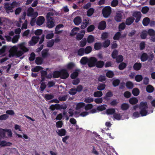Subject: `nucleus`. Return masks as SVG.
<instances>
[{
	"instance_id": "obj_56",
	"label": "nucleus",
	"mask_w": 155,
	"mask_h": 155,
	"mask_svg": "<svg viewBox=\"0 0 155 155\" xmlns=\"http://www.w3.org/2000/svg\"><path fill=\"white\" fill-rule=\"evenodd\" d=\"M143 78L141 75H137L135 77V80L137 82H139L141 81L143 79Z\"/></svg>"
},
{
	"instance_id": "obj_38",
	"label": "nucleus",
	"mask_w": 155,
	"mask_h": 155,
	"mask_svg": "<svg viewBox=\"0 0 155 155\" xmlns=\"http://www.w3.org/2000/svg\"><path fill=\"white\" fill-rule=\"evenodd\" d=\"M58 106V104H52L50 106L49 109L52 111L54 110L55 109L59 110Z\"/></svg>"
},
{
	"instance_id": "obj_8",
	"label": "nucleus",
	"mask_w": 155,
	"mask_h": 155,
	"mask_svg": "<svg viewBox=\"0 0 155 155\" xmlns=\"http://www.w3.org/2000/svg\"><path fill=\"white\" fill-rule=\"evenodd\" d=\"M80 32L81 33H78L76 35V39L78 41L82 39L85 34V31L84 30H81Z\"/></svg>"
},
{
	"instance_id": "obj_27",
	"label": "nucleus",
	"mask_w": 155,
	"mask_h": 155,
	"mask_svg": "<svg viewBox=\"0 0 155 155\" xmlns=\"http://www.w3.org/2000/svg\"><path fill=\"white\" fill-rule=\"evenodd\" d=\"M80 30L79 28L78 27H75L73 28L71 31L70 35L71 36H74L77 34V32Z\"/></svg>"
},
{
	"instance_id": "obj_23",
	"label": "nucleus",
	"mask_w": 155,
	"mask_h": 155,
	"mask_svg": "<svg viewBox=\"0 0 155 155\" xmlns=\"http://www.w3.org/2000/svg\"><path fill=\"white\" fill-rule=\"evenodd\" d=\"M141 64L140 63H136L134 64L133 66V68L135 71H138L141 68Z\"/></svg>"
},
{
	"instance_id": "obj_34",
	"label": "nucleus",
	"mask_w": 155,
	"mask_h": 155,
	"mask_svg": "<svg viewBox=\"0 0 155 155\" xmlns=\"http://www.w3.org/2000/svg\"><path fill=\"white\" fill-rule=\"evenodd\" d=\"M110 41L109 39L105 40L103 43V46L105 48L108 47L110 44Z\"/></svg>"
},
{
	"instance_id": "obj_49",
	"label": "nucleus",
	"mask_w": 155,
	"mask_h": 155,
	"mask_svg": "<svg viewBox=\"0 0 155 155\" xmlns=\"http://www.w3.org/2000/svg\"><path fill=\"white\" fill-rule=\"evenodd\" d=\"M85 53L87 54L90 53L92 50V48L90 46H87L85 49H84Z\"/></svg>"
},
{
	"instance_id": "obj_40",
	"label": "nucleus",
	"mask_w": 155,
	"mask_h": 155,
	"mask_svg": "<svg viewBox=\"0 0 155 155\" xmlns=\"http://www.w3.org/2000/svg\"><path fill=\"white\" fill-rule=\"evenodd\" d=\"M103 95L102 91H98L95 92L94 94V96L95 97H101Z\"/></svg>"
},
{
	"instance_id": "obj_45",
	"label": "nucleus",
	"mask_w": 155,
	"mask_h": 155,
	"mask_svg": "<svg viewBox=\"0 0 155 155\" xmlns=\"http://www.w3.org/2000/svg\"><path fill=\"white\" fill-rule=\"evenodd\" d=\"M118 52L116 49L114 50L111 54V56L113 59H115L118 56Z\"/></svg>"
},
{
	"instance_id": "obj_58",
	"label": "nucleus",
	"mask_w": 155,
	"mask_h": 155,
	"mask_svg": "<svg viewBox=\"0 0 155 155\" xmlns=\"http://www.w3.org/2000/svg\"><path fill=\"white\" fill-rule=\"evenodd\" d=\"M34 12V9L31 7L29 8L27 11V15L28 16H30L32 15Z\"/></svg>"
},
{
	"instance_id": "obj_63",
	"label": "nucleus",
	"mask_w": 155,
	"mask_h": 155,
	"mask_svg": "<svg viewBox=\"0 0 155 155\" xmlns=\"http://www.w3.org/2000/svg\"><path fill=\"white\" fill-rule=\"evenodd\" d=\"M95 29V27L94 25H91L89 26L87 29L88 32H91L93 31Z\"/></svg>"
},
{
	"instance_id": "obj_47",
	"label": "nucleus",
	"mask_w": 155,
	"mask_h": 155,
	"mask_svg": "<svg viewBox=\"0 0 155 155\" xmlns=\"http://www.w3.org/2000/svg\"><path fill=\"white\" fill-rule=\"evenodd\" d=\"M115 112V110L114 108L107 109L106 110V113L108 115L114 114Z\"/></svg>"
},
{
	"instance_id": "obj_50",
	"label": "nucleus",
	"mask_w": 155,
	"mask_h": 155,
	"mask_svg": "<svg viewBox=\"0 0 155 155\" xmlns=\"http://www.w3.org/2000/svg\"><path fill=\"white\" fill-rule=\"evenodd\" d=\"M107 106L106 105H102L97 107V110L100 111H102L106 109V107Z\"/></svg>"
},
{
	"instance_id": "obj_13",
	"label": "nucleus",
	"mask_w": 155,
	"mask_h": 155,
	"mask_svg": "<svg viewBox=\"0 0 155 155\" xmlns=\"http://www.w3.org/2000/svg\"><path fill=\"white\" fill-rule=\"evenodd\" d=\"M66 131L65 129L61 128L58 130L57 133L59 136L62 137L65 136L66 134Z\"/></svg>"
},
{
	"instance_id": "obj_14",
	"label": "nucleus",
	"mask_w": 155,
	"mask_h": 155,
	"mask_svg": "<svg viewBox=\"0 0 155 155\" xmlns=\"http://www.w3.org/2000/svg\"><path fill=\"white\" fill-rule=\"evenodd\" d=\"M64 25L63 24H60L58 25L55 28V34H60L62 33V31H59L60 28H63Z\"/></svg>"
},
{
	"instance_id": "obj_59",
	"label": "nucleus",
	"mask_w": 155,
	"mask_h": 155,
	"mask_svg": "<svg viewBox=\"0 0 155 155\" xmlns=\"http://www.w3.org/2000/svg\"><path fill=\"white\" fill-rule=\"evenodd\" d=\"M42 69V67L39 66H37L34 68H33L31 69V71L34 72H37L39 71L40 70H41Z\"/></svg>"
},
{
	"instance_id": "obj_54",
	"label": "nucleus",
	"mask_w": 155,
	"mask_h": 155,
	"mask_svg": "<svg viewBox=\"0 0 155 155\" xmlns=\"http://www.w3.org/2000/svg\"><path fill=\"white\" fill-rule=\"evenodd\" d=\"M54 44V39H51L47 42V46L48 48H51L52 47Z\"/></svg>"
},
{
	"instance_id": "obj_26",
	"label": "nucleus",
	"mask_w": 155,
	"mask_h": 155,
	"mask_svg": "<svg viewBox=\"0 0 155 155\" xmlns=\"http://www.w3.org/2000/svg\"><path fill=\"white\" fill-rule=\"evenodd\" d=\"M150 22V18L148 17H145L143 19L142 23L144 26H147L148 25Z\"/></svg>"
},
{
	"instance_id": "obj_48",
	"label": "nucleus",
	"mask_w": 155,
	"mask_h": 155,
	"mask_svg": "<svg viewBox=\"0 0 155 155\" xmlns=\"http://www.w3.org/2000/svg\"><path fill=\"white\" fill-rule=\"evenodd\" d=\"M53 77L54 78H57L60 77V71H55L54 72Z\"/></svg>"
},
{
	"instance_id": "obj_57",
	"label": "nucleus",
	"mask_w": 155,
	"mask_h": 155,
	"mask_svg": "<svg viewBox=\"0 0 155 155\" xmlns=\"http://www.w3.org/2000/svg\"><path fill=\"white\" fill-rule=\"evenodd\" d=\"M127 66V64L124 62L121 63L118 66V68L120 70H123Z\"/></svg>"
},
{
	"instance_id": "obj_12",
	"label": "nucleus",
	"mask_w": 155,
	"mask_h": 155,
	"mask_svg": "<svg viewBox=\"0 0 155 155\" xmlns=\"http://www.w3.org/2000/svg\"><path fill=\"white\" fill-rule=\"evenodd\" d=\"M12 143L11 142H7L5 140H2L0 143V146L1 147H4L6 146H11Z\"/></svg>"
},
{
	"instance_id": "obj_37",
	"label": "nucleus",
	"mask_w": 155,
	"mask_h": 155,
	"mask_svg": "<svg viewBox=\"0 0 155 155\" xmlns=\"http://www.w3.org/2000/svg\"><path fill=\"white\" fill-rule=\"evenodd\" d=\"M94 9L93 8H90L87 11V15L88 17L91 16L94 13Z\"/></svg>"
},
{
	"instance_id": "obj_19",
	"label": "nucleus",
	"mask_w": 155,
	"mask_h": 155,
	"mask_svg": "<svg viewBox=\"0 0 155 155\" xmlns=\"http://www.w3.org/2000/svg\"><path fill=\"white\" fill-rule=\"evenodd\" d=\"M122 14L120 13H118L116 14V15L115 16L114 19L117 22H120L122 20Z\"/></svg>"
},
{
	"instance_id": "obj_7",
	"label": "nucleus",
	"mask_w": 155,
	"mask_h": 155,
	"mask_svg": "<svg viewBox=\"0 0 155 155\" xmlns=\"http://www.w3.org/2000/svg\"><path fill=\"white\" fill-rule=\"evenodd\" d=\"M45 21L44 18L42 16L39 17L36 21V24L37 25L40 26L42 25Z\"/></svg>"
},
{
	"instance_id": "obj_53",
	"label": "nucleus",
	"mask_w": 155,
	"mask_h": 155,
	"mask_svg": "<svg viewBox=\"0 0 155 155\" xmlns=\"http://www.w3.org/2000/svg\"><path fill=\"white\" fill-rule=\"evenodd\" d=\"M126 86L128 88L132 89L134 87V84L131 82L128 81L126 83Z\"/></svg>"
},
{
	"instance_id": "obj_32",
	"label": "nucleus",
	"mask_w": 155,
	"mask_h": 155,
	"mask_svg": "<svg viewBox=\"0 0 155 155\" xmlns=\"http://www.w3.org/2000/svg\"><path fill=\"white\" fill-rule=\"evenodd\" d=\"M115 59H116V62L119 63L123 61L124 58L122 55H119L116 58H115Z\"/></svg>"
},
{
	"instance_id": "obj_55",
	"label": "nucleus",
	"mask_w": 155,
	"mask_h": 155,
	"mask_svg": "<svg viewBox=\"0 0 155 155\" xmlns=\"http://www.w3.org/2000/svg\"><path fill=\"white\" fill-rule=\"evenodd\" d=\"M6 129H0V136L1 137L4 138L5 137Z\"/></svg>"
},
{
	"instance_id": "obj_17",
	"label": "nucleus",
	"mask_w": 155,
	"mask_h": 155,
	"mask_svg": "<svg viewBox=\"0 0 155 155\" xmlns=\"http://www.w3.org/2000/svg\"><path fill=\"white\" fill-rule=\"evenodd\" d=\"M148 105L146 102H141L139 105V108L141 109H147Z\"/></svg>"
},
{
	"instance_id": "obj_39",
	"label": "nucleus",
	"mask_w": 155,
	"mask_h": 155,
	"mask_svg": "<svg viewBox=\"0 0 155 155\" xmlns=\"http://www.w3.org/2000/svg\"><path fill=\"white\" fill-rule=\"evenodd\" d=\"M154 90L153 87L150 85H148L146 87V91L148 93H152Z\"/></svg>"
},
{
	"instance_id": "obj_51",
	"label": "nucleus",
	"mask_w": 155,
	"mask_h": 155,
	"mask_svg": "<svg viewBox=\"0 0 155 155\" xmlns=\"http://www.w3.org/2000/svg\"><path fill=\"white\" fill-rule=\"evenodd\" d=\"M121 35V33L119 32H118L115 33L114 36L113 37V38L114 40H119Z\"/></svg>"
},
{
	"instance_id": "obj_24",
	"label": "nucleus",
	"mask_w": 155,
	"mask_h": 155,
	"mask_svg": "<svg viewBox=\"0 0 155 155\" xmlns=\"http://www.w3.org/2000/svg\"><path fill=\"white\" fill-rule=\"evenodd\" d=\"M19 47L21 50L24 52H27L28 51V49L25 46L24 43H21L19 45Z\"/></svg>"
},
{
	"instance_id": "obj_62",
	"label": "nucleus",
	"mask_w": 155,
	"mask_h": 155,
	"mask_svg": "<svg viewBox=\"0 0 155 155\" xmlns=\"http://www.w3.org/2000/svg\"><path fill=\"white\" fill-rule=\"evenodd\" d=\"M147 32V34H148L150 36H154L155 35V31L152 29H149Z\"/></svg>"
},
{
	"instance_id": "obj_46",
	"label": "nucleus",
	"mask_w": 155,
	"mask_h": 155,
	"mask_svg": "<svg viewBox=\"0 0 155 155\" xmlns=\"http://www.w3.org/2000/svg\"><path fill=\"white\" fill-rule=\"evenodd\" d=\"M87 42V38H84L80 42V46L82 47L85 46Z\"/></svg>"
},
{
	"instance_id": "obj_52",
	"label": "nucleus",
	"mask_w": 155,
	"mask_h": 155,
	"mask_svg": "<svg viewBox=\"0 0 155 155\" xmlns=\"http://www.w3.org/2000/svg\"><path fill=\"white\" fill-rule=\"evenodd\" d=\"M84 48H81L79 49L78 51V55L80 56H83L85 53Z\"/></svg>"
},
{
	"instance_id": "obj_41",
	"label": "nucleus",
	"mask_w": 155,
	"mask_h": 155,
	"mask_svg": "<svg viewBox=\"0 0 155 155\" xmlns=\"http://www.w3.org/2000/svg\"><path fill=\"white\" fill-rule=\"evenodd\" d=\"M85 105V104L84 103H79L77 104L76 109L77 110H79V109L84 106Z\"/></svg>"
},
{
	"instance_id": "obj_1",
	"label": "nucleus",
	"mask_w": 155,
	"mask_h": 155,
	"mask_svg": "<svg viewBox=\"0 0 155 155\" xmlns=\"http://www.w3.org/2000/svg\"><path fill=\"white\" fill-rule=\"evenodd\" d=\"M154 58L153 53H151L148 55L146 53H142L140 56V59L142 62H144L148 60L149 62H151Z\"/></svg>"
},
{
	"instance_id": "obj_60",
	"label": "nucleus",
	"mask_w": 155,
	"mask_h": 155,
	"mask_svg": "<svg viewBox=\"0 0 155 155\" xmlns=\"http://www.w3.org/2000/svg\"><path fill=\"white\" fill-rule=\"evenodd\" d=\"M77 91L75 88H71L68 91V93L71 95H74L77 93Z\"/></svg>"
},
{
	"instance_id": "obj_9",
	"label": "nucleus",
	"mask_w": 155,
	"mask_h": 155,
	"mask_svg": "<svg viewBox=\"0 0 155 155\" xmlns=\"http://www.w3.org/2000/svg\"><path fill=\"white\" fill-rule=\"evenodd\" d=\"M134 20L135 19L134 17H129L126 19L125 24L127 25H130L134 22Z\"/></svg>"
},
{
	"instance_id": "obj_31",
	"label": "nucleus",
	"mask_w": 155,
	"mask_h": 155,
	"mask_svg": "<svg viewBox=\"0 0 155 155\" xmlns=\"http://www.w3.org/2000/svg\"><path fill=\"white\" fill-rule=\"evenodd\" d=\"M87 42L89 43H91L93 42L94 41V37L92 35H89L87 37Z\"/></svg>"
},
{
	"instance_id": "obj_20",
	"label": "nucleus",
	"mask_w": 155,
	"mask_h": 155,
	"mask_svg": "<svg viewBox=\"0 0 155 155\" xmlns=\"http://www.w3.org/2000/svg\"><path fill=\"white\" fill-rule=\"evenodd\" d=\"M89 58L86 57H82L81 59L80 62L83 65H85L88 63Z\"/></svg>"
},
{
	"instance_id": "obj_16",
	"label": "nucleus",
	"mask_w": 155,
	"mask_h": 155,
	"mask_svg": "<svg viewBox=\"0 0 155 155\" xmlns=\"http://www.w3.org/2000/svg\"><path fill=\"white\" fill-rule=\"evenodd\" d=\"M113 96V94L112 92L111 91H109L107 92L105 95L104 97V99L106 101H108L110 99L109 97H111Z\"/></svg>"
},
{
	"instance_id": "obj_44",
	"label": "nucleus",
	"mask_w": 155,
	"mask_h": 155,
	"mask_svg": "<svg viewBox=\"0 0 155 155\" xmlns=\"http://www.w3.org/2000/svg\"><path fill=\"white\" fill-rule=\"evenodd\" d=\"M139 90L137 88H134L132 90V93L134 96H137L139 95Z\"/></svg>"
},
{
	"instance_id": "obj_18",
	"label": "nucleus",
	"mask_w": 155,
	"mask_h": 155,
	"mask_svg": "<svg viewBox=\"0 0 155 155\" xmlns=\"http://www.w3.org/2000/svg\"><path fill=\"white\" fill-rule=\"evenodd\" d=\"M80 71V69H76L74 71L71 75V77L72 79H74L76 78L78 76L79 73L78 72Z\"/></svg>"
},
{
	"instance_id": "obj_5",
	"label": "nucleus",
	"mask_w": 155,
	"mask_h": 155,
	"mask_svg": "<svg viewBox=\"0 0 155 155\" xmlns=\"http://www.w3.org/2000/svg\"><path fill=\"white\" fill-rule=\"evenodd\" d=\"M40 39L39 36H34L32 37L31 40L28 42L29 46H34L38 41Z\"/></svg>"
},
{
	"instance_id": "obj_6",
	"label": "nucleus",
	"mask_w": 155,
	"mask_h": 155,
	"mask_svg": "<svg viewBox=\"0 0 155 155\" xmlns=\"http://www.w3.org/2000/svg\"><path fill=\"white\" fill-rule=\"evenodd\" d=\"M89 19L88 18H86L83 19V22L81 26V29H84L87 27L88 25L91 23L89 22Z\"/></svg>"
},
{
	"instance_id": "obj_21",
	"label": "nucleus",
	"mask_w": 155,
	"mask_h": 155,
	"mask_svg": "<svg viewBox=\"0 0 155 155\" xmlns=\"http://www.w3.org/2000/svg\"><path fill=\"white\" fill-rule=\"evenodd\" d=\"M138 102V99L136 97H132L129 100V103L132 105L135 104Z\"/></svg>"
},
{
	"instance_id": "obj_3",
	"label": "nucleus",
	"mask_w": 155,
	"mask_h": 155,
	"mask_svg": "<svg viewBox=\"0 0 155 155\" xmlns=\"http://www.w3.org/2000/svg\"><path fill=\"white\" fill-rule=\"evenodd\" d=\"M97 59L94 57H91L89 58L88 63L87 64L89 67L91 68L95 66Z\"/></svg>"
},
{
	"instance_id": "obj_30",
	"label": "nucleus",
	"mask_w": 155,
	"mask_h": 155,
	"mask_svg": "<svg viewBox=\"0 0 155 155\" xmlns=\"http://www.w3.org/2000/svg\"><path fill=\"white\" fill-rule=\"evenodd\" d=\"M102 45L101 42H96L94 44V48L98 50L101 49Z\"/></svg>"
},
{
	"instance_id": "obj_43",
	"label": "nucleus",
	"mask_w": 155,
	"mask_h": 155,
	"mask_svg": "<svg viewBox=\"0 0 155 155\" xmlns=\"http://www.w3.org/2000/svg\"><path fill=\"white\" fill-rule=\"evenodd\" d=\"M68 98V95H64L59 96L58 99L61 101H66Z\"/></svg>"
},
{
	"instance_id": "obj_64",
	"label": "nucleus",
	"mask_w": 155,
	"mask_h": 155,
	"mask_svg": "<svg viewBox=\"0 0 155 155\" xmlns=\"http://www.w3.org/2000/svg\"><path fill=\"white\" fill-rule=\"evenodd\" d=\"M48 50L47 49H44L41 52L42 57L44 58H45L47 56Z\"/></svg>"
},
{
	"instance_id": "obj_61",
	"label": "nucleus",
	"mask_w": 155,
	"mask_h": 155,
	"mask_svg": "<svg viewBox=\"0 0 155 155\" xmlns=\"http://www.w3.org/2000/svg\"><path fill=\"white\" fill-rule=\"evenodd\" d=\"M126 24L124 22H122L120 24L118 28L120 31L124 30L126 27Z\"/></svg>"
},
{
	"instance_id": "obj_35",
	"label": "nucleus",
	"mask_w": 155,
	"mask_h": 155,
	"mask_svg": "<svg viewBox=\"0 0 155 155\" xmlns=\"http://www.w3.org/2000/svg\"><path fill=\"white\" fill-rule=\"evenodd\" d=\"M106 85L104 83H102L98 84L97 87V89L99 91H103L105 88Z\"/></svg>"
},
{
	"instance_id": "obj_25",
	"label": "nucleus",
	"mask_w": 155,
	"mask_h": 155,
	"mask_svg": "<svg viewBox=\"0 0 155 155\" xmlns=\"http://www.w3.org/2000/svg\"><path fill=\"white\" fill-rule=\"evenodd\" d=\"M147 36V32L146 30L143 31L140 35L141 38L142 39H144L146 38Z\"/></svg>"
},
{
	"instance_id": "obj_29",
	"label": "nucleus",
	"mask_w": 155,
	"mask_h": 155,
	"mask_svg": "<svg viewBox=\"0 0 155 155\" xmlns=\"http://www.w3.org/2000/svg\"><path fill=\"white\" fill-rule=\"evenodd\" d=\"M129 104L126 103H124L121 105V109L123 110H127L129 108Z\"/></svg>"
},
{
	"instance_id": "obj_15",
	"label": "nucleus",
	"mask_w": 155,
	"mask_h": 155,
	"mask_svg": "<svg viewBox=\"0 0 155 155\" xmlns=\"http://www.w3.org/2000/svg\"><path fill=\"white\" fill-rule=\"evenodd\" d=\"M73 21L75 25H78L81 22L82 20L81 17L78 16L74 18Z\"/></svg>"
},
{
	"instance_id": "obj_33",
	"label": "nucleus",
	"mask_w": 155,
	"mask_h": 155,
	"mask_svg": "<svg viewBox=\"0 0 155 155\" xmlns=\"http://www.w3.org/2000/svg\"><path fill=\"white\" fill-rule=\"evenodd\" d=\"M43 61V59L40 57H37L35 59V63L38 65L41 64L42 63Z\"/></svg>"
},
{
	"instance_id": "obj_2",
	"label": "nucleus",
	"mask_w": 155,
	"mask_h": 155,
	"mask_svg": "<svg viewBox=\"0 0 155 155\" xmlns=\"http://www.w3.org/2000/svg\"><path fill=\"white\" fill-rule=\"evenodd\" d=\"M102 13L104 17L105 18H107L111 13L110 7L109 6L105 7L102 10Z\"/></svg>"
},
{
	"instance_id": "obj_28",
	"label": "nucleus",
	"mask_w": 155,
	"mask_h": 155,
	"mask_svg": "<svg viewBox=\"0 0 155 155\" xmlns=\"http://www.w3.org/2000/svg\"><path fill=\"white\" fill-rule=\"evenodd\" d=\"M14 50L16 51L17 50V48L15 47H13L10 49L9 51V53L8 54L9 57L11 58V57L14 56V54L12 52V51Z\"/></svg>"
},
{
	"instance_id": "obj_36",
	"label": "nucleus",
	"mask_w": 155,
	"mask_h": 155,
	"mask_svg": "<svg viewBox=\"0 0 155 155\" xmlns=\"http://www.w3.org/2000/svg\"><path fill=\"white\" fill-rule=\"evenodd\" d=\"M120 83V81L119 79H115L112 81V85L114 87H116L118 86Z\"/></svg>"
},
{
	"instance_id": "obj_11",
	"label": "nucleus",
	"mask_w": 155,
	"mask_h": 155,
	"mask_svg": "<svg viewBox=\"0 0 155 155\" xmlns=\"http://www.w3.org/2000/svg\"><path fill=\"white\" fill-rule=\"evenodd\" d=\"M55 25L54 19L47 21V26L50 28H51L54 26Z\"/></svg>"
},
{
	"instance_id": "obj_4",
	"label": "nucleus",
	"mask_w": 155,
	"mask_h": 155,
	"mask_svg": "<svg viewBox=\"0 0 155 155\" xmlns=\"http://www.w3.org/2000/svg\"><path fill=\"white\" fill-rule=\"evenodd\" d=\"M60 78L62 79H65L69 76L68 71L65 69H62L60 70Z\"/></svg>"
},
{
	"instance_id": "obj_10",
	"label": "nucleus",
	"mask_w": 155,
	"mask_h": 155,
	"mask_svg": "<svg viewBox=\"0 0 155 155\" xmlns=\"http://www.w3.org/2000/svg\"><path fill=\"white\" fill-rule=\"evenodd\" d=\"M106 26V24L105 21H102L99 23L98 28L100 30H103L105 28Z\"/></svg>"
},
{
	"instance_id": "obj_42",
	"label": "nucleus",
	"mask_w": 155,
	"mask_h": 155,
	"mask_svg": "<svg viewBox=\"0 0 155 155\" xmlns=\"http://www.w3.org/2000/svg\"><path fill=\"white\" fill-rule=\"evenodd\" d=\"M140 110V114L141 116H144L147 115L148 113L147 109H141Z\"/></svg>"
},
{
	"instance_id": "obj_22",
	"label": "nucleus",
	"mask_w": 155,
	"mask_h": 155,
	"mask_svg": "<svg viewBox=\"0 0 155 155\" xmlns=\"http://www.w3.org/2000/svg\"><path fill=\"white\" fill-rule=\"evenodd\" d=\"M104 64V62L102 61H97L95 66L97 68H102Z\"/></svg>"
}]
</instances>
